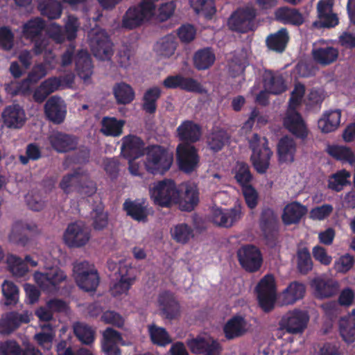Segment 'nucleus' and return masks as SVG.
Returning a JSON list of instances; mask_svg holds the SVG:
<instances>
[{"label": "nucleus", "instance_id": "nucleus-36", "mask_svg": "<svg viewBox=\"0 0 355 355\" xmlns=\"http://www.w3.org/2000/svg\"><path fill=\"white\" fill-rule=\"evenodd\" d=\"M289 41V35L287 29L282 28L273 34H270L266 40L267 47L273 51L282 53L284 51Z\"/></svg>", "mask_w": 355, "mask_h": 355}, {"label": "nucleus", "instance_id": "nucleus-20", "mask_svg": "<svg viewBox=\"0 0 355 355\" xmlns=\"http://www.w3.org/2000/svg\"><path fill=\"white\" fill-rule=\"evenodd\" d=\"M241 207L235 205L230 209L216 208L212 210L211 220L217 226L230 227L241 218Z\"/></svg>", "mask_w": 355, "mask_h": 355}, {"label": "nucleus", "instance_id": "nucleus-19", "mask_svg": "<svg viewBox=\"0 0 355 355\" xmlns=\"http://www.w3.org/2000/svg\"><path fill=\"white\" fill-rule=\"evenodd\" d=\"M123 209L127 216L137 222L146 223L149 216L148 203L145 199H126Z\"/></svg>", "mask_w": 355, "mask_h": 355}, {"label": "nucleus", "instance_id": "nucleus-8", "mask_svg": "<svg viewBox=\"0 0 355 355\" xmlns=\"http://www.w3.org/2000/svg\"><path fill=\"white\" fill-rule=\"evenodd\" d=\"M259 225L267 244L275 245L278 236L279 220L273 209L269 207L262 209Z\"/></svg>", "mask_w": 355, "mask_h": 355}, {"label": "nucleus", "instance_id": "nucleus-33", "mask_svg": "<svg viewBox=\"0 0 355 355\" xmlns=\"http://www.w3.org/2000/svg\"><path fill=\"white\" fill-rule=\"evenodd\" d=\"M306 286L304 284L294 281L282 291L280 297L284 305L293 304L302 299L305 295Z\"/></svg>", "mask_w": 355, "mask_h": 355}, {"label": "nucleus", "instance_id": "nucleus-52", "mask_svg": "<svg viewBox=\"0 0 355 355\" xmlns=\"http://www.w3.org/2000/svg\"><path fill=\"white\" fill-rule=\"evenodd\" d=\"M234 179L241 188L251 185L253 176L248 164L237 162L234 170Z\"/></svg>", "mask_w": 355, "mask_h": 355}, {"label": "nucleus", "instance_id": "nucleus-41", "mask_svg": "<svg viewBox=\"0 0 355 355\" xmlns=\"http://www.w3.org/2000/svg\"><path fill=\"white\" fill-rule=\"evenodd\" d=\"M216 56L209 47L197 51L193 56V64L198 70H205L213 65Z\"/></svg>", "mask_w": 355, "mask_h": 355}, {"label": "nucleus", "instance_id": "nucleus-10", "mask_svg": "<svg viewBox=\"0 0 355 355\" xmlns=\"http://www.w3.org/2000/svg\"><path fill=\"white\" fill-rule=\"evenodd\" d=\"M176 154L180 171L191 173L198 166L200 157L194 146L189 144H180L177 147Z\"/></svg>", "mask_w": 355, "mask_h": 355}, {"label": "nucleus", "instance_id": "nucleus-38", "mask_svg": "<svg viewBox=\"0 0 355 355\" xmlns=\"http://www.w3.org/2000/svg\"><path fill=\"white\" fill-rule=\"evenodd\" d=\"M263 85L266 90L275 95L280 94L286 90V85L282 76L272 71L267 73L264 76Z\"/></svg>", "mask_w": 355, "mask_h": 355}, {"label": "nucleus", "instance_id": "nucleus-14", "mask_svg": "<svg viewBox=\"0 0 355 355\" xmlns=\"http://www.w3.org/2000/svg\"><path fill=\"white\" fill-rule=\"evenodd\" d=\"M187 346L193 354L204 355H220L222 346L212 338L197 336L187 341Z\"/></svg>", "mask_w": 355, "mask_h": 355}, {"label": "nucleus", "instance_id": "nucleus-35", "mask_svg": "<svg viewBox=\"0 0 355 355\" xmlns=\"http://www.w3.org/2000/svg\"><path fill=\"white\" fill-rule=\"evenodd\" d=\"M74 61L78 76L85 80L89 78L93 73V65L87 51H78L74 57Z\"/></svg>", "mask_w": 355, "mask_h": 355}, {"label": "nucleus", "instance_id": "nucleus-29", "mask_svg": "<svg viewBox=\"0 0 355 355\" xmlns=\"http://www.w3.org/2000/svg\"><path fill=\"white\" fill-rule=\"evenodd\" d=\"M199 191L196 186L186 184L184 190L180 193L177 205L181 211L190 212L196 208L199 203Z\"/></svg>", "mask_w": 355, "mask_h": 355}, {"label": "nucleus", "instance_id": "nucleus-57", "mask_svg": "<svg viewBox=\"0 0 355 355\" xmlns=\"http://www.w3.org/2000/svg\"><path fill=\"white\" fill-rule=\"evenodd\" d=\"M350 175V173L346 170H341L333 174L328 180L329 189L337 192L340 191L344 186L349 184L348 178Z\"/></svg>", "mask_w": 355, "mask_h": 355}, {"label": "nucleus", "instance_id": "nucleus-54", "mask_svg": "<svg viewBox=\"0 0 355 355\" xmlns=\"http://www.w3.org/2000/svg\"><path fill=\"white\" fill-rule=\"evenodd\" d=\"M3 304L14 306L19 300V288L13 282L5 280L2 284Z\"/></svg>", "mask_w": 355, "mask_h": 355}, {"label": "nucleus", "instance_id": "nucleus-30", "mask_svg": "<svg viewBox=\"0 0 355 355\" xmlns=\"http://www.w3.org/2000/svg\"><path fill=\"white\" fill-rule=\"evenodd\" d=\"M51 146L59 153H66L74 150L78 144L77 138L60 132L53 133L49 137Z\"/></svg>", "mask_w": 355, "mask_h": 355}, {"label": "nucleus", "instance_id": "nucleus-34", "mask_svg": "<svg viewBox=\"0 0 355 355\" xmlns=\"http://www.w3.org/2000/svg\"><path fill=\"white\" fill-rule=\"evenodd\" d=\"M275 17L277 21L284 24L296 26H301L304 19L302 13L295 8L288 7H280L275 12Z\"/></svg>", "mask_w": 355, "mask_h": 355}, {"label": "nucleus", "instance_id": "nucleus-60", "mask_svg": "<svg viewBox=\"0 0 355 355\" xmlns=\"http://www.w3.org/2000/svg\"><path fill=\"white\" fill-rule=\"evenodd\" d=\"M338 44L345 49L355 48V31L354 27L349 26L343 31L338 37Z\"/></svg>", "mask_w": 355, "mask_h": 355}, {"label": "nucleus", "instance_id": "nucleus-17", "mask_svg": "<svg viewBox=\"0 0 355 355\" xmlns=\"http://www.w3.org/2000/svg\"><path fill=\"white\" fill-rule=\"evenodd\" d=\"M166 89H180L189 92L201 93L202 85L193 78L184 77L180 74L167 76L162 83Z\"/></svg>", "mask_w": 355, "mask_h": 355}, {"label": "nucleus", "instance_id": "nucleus-22", "mask_svg": "<svg viewBox=\"0 0 355 355\" xmlns=\"http://www.w3.org/2000/svg\"><path fill=\"white\" fill-rule=\"evenodd\" d=\"M89 237L88 231L76 223L69 224L64 234V241L70 248L85 245L89 240Z\"/></svg>", "mask_w": 355, "mask_h": 355}, {"label": "nucleus", "instance_id": "nucleus-21", "mask_svg": "<svg viewBox=\"0 0 355 355\" xmlns=\"http://www.w3.org/2000/svg\"><path fill=\"white\" fill-rule=\"evenodd\" d=\"M249 324L241 315H234L224 324L223 331L227 340H234L244 336L249 330Z\"/></svg>", "mask_w": 355, "mask_h": 355}, {"label": "nucleus", "instance_id": "nucleus-45", "mask_svg": "<svg viewBox=\"0 0 355 355\" xmlns=\"http://www.w3.org/2000/svg\"><path fill=\"white\" fill-rule=\"evenodd\" d=\"M124 124L123 120L105 116L102 119L101 131L105 136L119 137L123 132Z\"/></svg>", "mask_w": 355, "mask_h": 355}, {"label": "nucleus", "instance_id": "nucleus-5", "mask_svg": "<svg viewBox=\"0 0 355 355\" xmlns=\"http://www.w3.org/2000/svg\"><path fill=\"white\" fill-rule=\"evenodd\" d=\"M257 10L252 6L238 8L234 10L227 21L229 28L239 33L254 31L257 28Z\"/></svg>", "mask_w": 355, "mask_h": 355}, {"label": "nucleus", "instance_id": "nucleus-53", "mask_svg": "<svg viewBox=\"0 0 355 355\" xmlns=\"http://www.w3.org/2000/svg\"><path fill=\"white\" fill-rule=\"evenodd\" d=\"M7 264L9 271L17 277H22L28 271L26 263L19 257L9 254L7 257Z\"/></svg>", "mask_w": 355, "mask_h": 355}, {"label": "nucleus", "instance_id": "nucleus-47", "mask_svg": "<svg viewBox=\"0 0 355 355\" xmlns=\"http://www.w3.org/2000/svg\"><path fill=\"white\" fill-rule=\"evenodd\" d=\"M338 56V51L332 47L318 48L313 51L314 60L322 65H328L335 62Z\"/></svg>", "mask_w": 355, "mask_h": 355}, {"label": "nucleus", "instance_id": "nucleus-42", "mask_svg": "<svg viewBox=\"0 0 355 355\" xmlns=\"http://www.w3.org/2000/svg\"><path fill=\"white\" fill-rule=\"evenodd\" d=\"M341 112L339 110L331 111L318 121V128L322 132L329 133L334 131L340 123Z\"/></svg>", "mask_w": 355, "mask_h": 355}, {"label": "nucleus", "instance_id": "nucleus-58", "mask_svg": "<svg viewBox=\"0 0 355 355\" xmlns=\"http://www.w3.org/2000/svg\"><path fill=\"white\" fill-rule=\"evenodd\" d=\"M304 94V85L300 83H296L291 94L288 102V110H296V108L302 103Z\"/></svg>", "mask_w": 355, "mask_h": 355}, {"label": "nucleus", "instance_id": "nucleus-7", "mask_svg": "<svg viewBox=\"0 0 355 355\" xmlns=\"http://www.w3.org/2000/svg\"><path fill=\"white\" fill-rule=\"evenodd\" d=\"M73 272L77 285L87 292L94 291L97 288L100 277L93 264L84 261L73 266Z\"/></svg>", "mask_w": 355, "mask_h": 355}, {"label": "nucleus", "instance_id": "nucleus-49", "mask_svg": "<svg viewBox=\"0 0 355 355\" xmlns=\"http://www.w3.org/2000/svg\"><path fill=\"white\" fill-rule=\"evenodd\" d=\"M313 263L306 247L298 248L297 251V268L302 275H307L312 270Z\"/></svg>", "mask_w": 355, "mask_h": 355}, {"label": "nucleus", "instance_id": "nucleus-2", "mask_svg": "<svg viewBox=\"0 0 355 355\" xmlns=\"http://www.w3.org/2000/svg\"><path fill=\"white\" fill-rule=\"evenodd\" d=\"M150 195L155 205L161 207H171L177 205L180 190L173 180L164 179L153 183L150 189Z\"/></svg>", "mask_w": 355, "mask_h": 355}, {"label": "nucleus", "instance_id": "nucleus-37", "mask_svg": "<svg viewBox=\"0 0 355 355\" xmlns=\"http://www.w3.org/2000/svg\"><path fill=\"white\" fill-rule=\"evenodd\" d=\"M162 90L159 87L148 88L142 97L141 109L148 114H154L157 109V101L161 97Z\"/></svg>", "mask_w": 355, "mask_h": 355}, {"label": "nucleus", "instance_id": "nucleus-48", "mask_svg": "<svg viewBox=\"0 0 355 355\" xmlns=\"http://www.w3.org/2000/svg\"><path fill=\"white\" fill-rule=\"evenodd\" d=\"M229 139L230 135L227 131L218 129L213 131L207 137V145L213 152L217 153L223 149Z\"/></svg>", "mask_w": 355, "mask_h": 355}, {"label": "nucleus", "instance_id": "nucleus-56", "mask_svg": "<svg viewBox=\"0 0 355 355\" xmlns=\"http://www.w3.org/2000/svg\"><path fill=\"white\" fill-rule=\"evenodd\" d=\"M73 332L78 339L83 344L90 345L94 340V331L87 324L76 322L73 325Z\"/></svg>", "mask_w": 355, "mask_h": 355}, {"label": "nucleus", "instance_id": "nucleus-63", "mask_svg": "<svg viewBox=\"0 0 355 355\" xmlns=\"http://www.w3.org/2000/svg\"><path fill=\"white\" fill-rule=\"evenodd\" d=\"M338 24V18L337 15L333 12L324 15L322 17L318 18L312 24V27L315 29L322 28H333Z\"/></svg>", "mask_w": 355, "mask_h": 355}, {"label": "nucleus", "instance_id": "nucleus-13", "mask_svg": "<svg viewBox=\"0 0 355 355\" xmlns=\"http://www.w3.org/2000/svg\"><path fill=\"white\" fill-rule=\"evenodd\" d=\"M35 282L44 291H53L59 288L60 283L65 281L67 275L60 268H51L45 272H35Z\"/></svg>", "mask_w": 355, "mask_h": 355}, {"label": "nucleus", "instance_id": "nucleus-24", "mask_svg": "<svg viewBox=\"0 0 355 355\" xmlns=\"http://www.w3.org/2000/svg\"><path fill=\"white\" fill-rule=\"evenodd\" d=\"M158 302L163 317L169 320H175L180 317V306L172 293L165 291L159 294Z\"/></svg>", "mask_w": 355, "mask_h": 355}, {"label": "nucleus", "instance_id": "nucleus-23", "mask_svg": "<svg viewBox=\"0 0 355 355\" xmlns=\"http://www.w3.org/2000/svg\"><path fill=\"white\" fill-rule=\"evenodd\" d=\"M44 113L48 120L54 124H60L66 117V105L60 97L51 96L44 105Z\"/></svg>", "mask_w": 355, "mask_h": 355}, {"label": "nucleus", "instance_id": "nucleus-59", "mask_svg": "<svg viewBox=\"0 0 355 355\" xmlns=\"http://www.w3.org/2000/svg\"><path fill=\"white\" fill-rule=\"evenodd\" d=\"M80 26L78 19L74 15H69L64 24V33L69 41H72L77 37V32Z\"/></svg>", "mask_w": 355, "mask_h": 355}, {"label": "nucleus", "instance_id": "nucleus-12", "mask_svg": "<svg viewBox=\"0 0 355 355\" xmlns=\"http://www.w3.org/2000/svg\"><path fill=\"white\" fill-rule=\"evenodd\" d=\"M89 45L94 55L101 60L109 59L112 55L110 40L104 31L89 33Z\"/></svg>", "mask_w": 355, "mask_h": 355}, {"label": "nucleus", "instance_id": "nucleus-44", "mask_svg": "<svg viewBox=\"0 0 355 355\" xmlns=\"http://www.w3.org/2000/svg\"><path fill=\"white\" fill-rule=\"evenodd\" d=\"M327 153L330 156L343 163L350 164L355 163V155L349 147L338 145L329 146Z\"/></svg>", "mask_w": 355, "mask_h": 355}, {"label": "nucleus", "instance_id": "nucleus-18", "mask_svg": "<svg viewBox=\"0 0 355 355\" xmlns=\"http://www.w3.org/2000/svg\"><path fill=\"white\" fill-rule=\"evenodd\" d=\"M144 146L140 137L132 135L125 136L122 139L121 154L128 161H133L144 155Z\"/></svg>", "mask_w": 355, "mask_h": 355}, {"label": "nucleus", "instance_id": "nucleus-64", "mask_svg": "<svg viewBox=\"0 0 355 355\" xmlns=\"http://www.w3.org/2000/svg\"><path fill=\"white\" fill-rule=\"evenodd\" d=\"M339 331L340 336L345 343L351 344L355 341V322L352 324L347 322L340 323Z\"/></svg>", "mask_w": 355, "mask_h": 355}, {"label": "nucleus", "instance_id": "nucleus-39", "mask_svg": "<svg viewBox=\"0 0 355 355\" xmlns=\"http://www.w3.org/2000/svg\"><path fill=\"white\" fill-rule=\"evenodd\" d=\"M37 9L49 19L60 18L62 12V6L57 0H38Z\"/></svg>", "mask_w": 355, "mask_h": 355}, {"label": "nucleus", "instance_id": "nucleus-55", "mask_svg": "<svg viewBox=\"0 0 355 355\" xmlns=\"http://www.w3.org/2000/svg\"><path fill=\"white\" fill-rule=\"evenodd\" d=\"M97 190L96 184L87 176L79 175L78 183L75 187V191L80 196L90 197L96 193Z\"/></svg>", "mask_w": 355, "mask_h": 355}, {"label": "nucleus", "instance_id": "nucleus-28", "mask_svg": "<svg viewBox=\"0 0 355 355\" xmlns=\"http://www.w3.org/2000/svg\"><path fill=\"white\" fill-rule=\"evenodd\" d=\"M176 131L178 137L184 144L196 143L201 137L200 125L191 120L182 121Z\"/></svg>", "mask_w": 355, "mask_h": 355}, {"label": "nucleus", "instance_id": "nucleus-31", "mask_svg": "<svg viewBox=\"0 0 355 355\" xmlns=\"http://www.w3.org/2000/svg\"><path fill=\"white\" fill-rule=\"evenodd\" d=\"M306 212L307 209L305 206L297 201H294L285 206L282 219L286 225L297 224Z\"/></svg>", "mask_w": 355, "mask_h": 355}, {"label": "nucleus", "instance_id": "nucleus-32", "mask_svg": "<svg viewBox=\"0 0 355 355\" xmlns=\"http://www.w3.org/2000/svg\"><path fill=\"white\" fill-rule=\"evenodd\" d=\"M296 153V144L293 139L284 136L277 144V155L279 163H292Z\"/></svg>", "mask_w": 355, "mask_h": 355}, {"label": "nucleus", "instance_id": "nucleus-51", "mask_svg": "<svg viewBox=\"0 0 355 355\" xmlns=\"http://www.w3.org/2000/svg\"><path fill=\"white\" fill-rule=\"evenodd\" d=\"M191 7L197 14L211 19L216 12L214 0H189Z\"/></svg>", "mask_w": 355, "mask_h": 355}, {"label": "nucleus", "instance_id": "nucleus-25", "mask_svg": "<svg viewBox=\"0 0 355 355\" xmlns=\"http://www.w3.org/2000/svg\"><path fill=\"white\" fill-rule=\"evenodd\" d=\"M133 268L128 266L120 265L119 269V280L115 282L110 288L113 296L116 297L127 293L135 281Z\"/></svg>", "mask_w": 355, "mask_h": 355}, {"label": "nucleus", "instance_id": "nucleus-62", "mask_svg": "<svg viewBox=\"0 0 355 355\" xmlns=\"http://www.w3.org/2000/svg\"><path fill=\"white\" fill-rule=\"evenodd\" d=\"M80 174L78 173H69L63 176L60 182V187L65 193L75 191Z\"/></svg>", "mask_w": 355, "mask_h": 355}, {"label": "nucleus", "instance_id": "nucleus-1", "mask_svg": "<svg viewBox=\"0 0 355 355\" xmlns=\"http://www.w3.org/2000/svg\"><path fill=\"white\" fill-rule=\"evenodd\" d=\"M173 155L168 149L160 145H150L146 148L144 162L146 171L153 175H164L171 168Z\"/></svg>", "mask_w": 355, "mask_h": 355}, {"label": "nucleus", "instance_id": "nucleus-46", "mask_svg": "<svg viewBox=\"0 0 355 355\" xmlns=\"http://www.w3.org/2000/svg\"><path fill=\"white\" fill-rule=\"evenodd\" d=\"M148 330L150 340L154 345L165 347L172 343V339L165 328L153 324L148 325Z\"/></svg>", "mask_w": 355, "mask_h": 355}, {"label": "nucleus", "instance_id": "nucleus-6", "mask_svg": "<svg viewBox=\"0 0 355 355\" xmlns=\"http://www.w3.org/2000/svg\"><path fill=\"white\" fill-rule=\"evenodd\" d=\"M255 291L260 308L265 313L272 311L277 299V286L274 275H264L258 282Z\"/></svg>", "mask_w": 355, "mask_h": 355}, {"label": "nucleus", "instance_id": "nucleus-3", "mask_svg": "<svg viewBox=\"0 0 355 355\" xmlns=\"http://www.w3.org/2000/svg\"><path fill=\"white\" fill-rule=\"evenodd\" d=\"M45 27V21L39 17L30 19L22 26L23 36L34 44L32 51L35 55L42 54L49 45V37L43 33Z\"/></svg>", "mask_w": 355, "mask_h": 355}, {"label": "nucleus", "instance_id": "nucleus-43", "mask_svg": "<svg viewBox=\"0 0 355 355\" xmlns=\"http://www.w3.org/2000/svg\"><path fill=\"white\" fill-rule=\"evenodd\" d=\"M19 229L23 230H26L31 232H35L37 230V227L35 223H16L12 228L11 232L9 234V241L12 243L25 246L28 241V238L18 233Z\"/></svg>", "mask_w": 355, "mask_h": 355}, {"label": "nucleus", "instance_id": "nucleus-26", "mask_svg": "<svg viewBox=\"0 0 355 355\" xmlns=\"http://www.w3.org/2000/svg\"><path fill=\"white\" fill-rule=\"evenodd\" d=\"M30 321L28 312L19 313L16 311L8 312L0 318V333L10 334L18 329L21 324H27Z\"/></svg>", "mask_w": 355, "mask_h": 355}, {"label": "nucleus", "instance_id": "nucleus-15", "mask_svg": "<svg viewBox=\"0 0 355 355\" xmlns=\"http://www.w3.org/2000/svg\"><path fill=\"white\" fill-rule=\"evenodd\" d=\"M1 118L6 127L10 129L21 128L26 121L24 107L18 103H12L5 107Z\"/></svg>", "mask_w": 355, "mask_h": 355}, {"label": "nucleus", "instance_id": "nucleus-11", "mask_svg": "<svg viewBox=\"0 0 355 355\" xmlns=\"http://www.w3.org/2000/svg\"><path fill=\"white\" fill-rule=\"evenodd\" d=\"M309 320L308 313L302 310L294 309L285 314L281 321L280 325L291 334L301 333L306 327Z\"/></svg>", "mask_w": 355, "mask_h": 355}, {"label": "nucleus", "instance_id": "nucleus-40", "mask_svg": "<svg viewBox=\"0 0 355 355\" xmlns=\"http://www.w3.org/2000/svg\"><path fill=\"white\" fill-rule=\"evenodd\" d=\"M113 94L119 105L130 103L135 98L133 88L124 82L116 83L113 87Z\"/></svg>", "mask_w": 355, "mask_h": 355}, {"label": "nucleus", "instance_id": "nucleus-4", "mask_svg": "<svg viewBox=\"0 0 355 355\" xmlns=\"http://www.w3.org/2000/svg\"><path fill=\"white\" fill-rule=\"evenodd\" d=\"M249 144L252 151L250 159L253 167L258 173H266L270 166V160L272 155V151L268 147V139L254 134Z\"/></svg>", "mask_w": 355, "mask_h": 355}, {"label": "nucleus", "instance_id": "nucleus-50", "mask_svg": "<svg viewBox=\"0 0 355 355\" xmlns=\"http://www.w3.org/2000/svg\"><path fill=\"white\" fill-rule=\"evenodd\" d=\"M171 234L174 241L177 243L185 244L193 238V230L187 223H179L171 230Z\"/></svg>", "mask_w": 355, "mask_h": 355}, {"label": "nucleus", "instance_id": "nucleus-16", "mask_svg": "<svg viewBox=\"0 0 355 355\" xmlns=\"http://www.w3.org/2000/svg\"><path fill=\"white\" fill-rule=\"evenodd\" d=\"M285 128L297 139H306L309 130L302 115L296 110H288L284 119Z\"/></svg>", "mask_w": 355, "mask_h": 355}, {"label": "nucleus", "instance_id": "nucleus-27", "mask_svg": "<svg viewBox=\"0 0 355 355\" xmlns=\"http://www.w3.org/2000/svg\"><path fill=\"white\" fill-rule=\"evenodd\" d=\"M311 286L315 291V295L318 298H329L338 292L339 284L332 279H324L316 277L311 282Z\"/></svg>", "mask_w": 355, "mask_h": 355}, {"label": "nucleus", "instance_id": "nucleus-61", "mask_svg": "<svg viewBox=\"0 0 355 355\" xmlns=\"http://www.w3.org/2000/svg\"><path fill=\"white\" fill-rule=\"evenodd\" d=\"M14 33L8 26L0 27V48L10 51L14 45Z\"/></svg>", "mask_w": 355, "mask_h": 355}, {"label": "nucleus", "instance_id": "nucleus-9", "mask_svg": "<svg viewBox=\"0 0 355 355\" xmlns=\"http://www.w3.org/2000/svg\"><path fill=\"white\" fill-rule=\"evenodd\" d=\"M236 255L239 264L247 272H254L261 267L263 263L261 252L254 245H242L237 250Z\"/></svg>", "mask_w": 355, "mask_h": 355}]
</instances>
